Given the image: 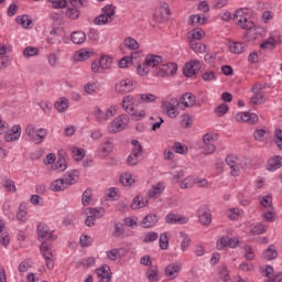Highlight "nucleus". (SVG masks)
Returning <instances> with one entry per match:
<instances>
[{"label": "nucleus", "instance_id": "obj_1", "mask_svg": "<svg viewBox=\"0 0 282 282\" xmlns=\"http://www.w3.org/2000/svg\"><path fill=\"white\" fill-rule=\"evenodd\" d=\"M164 58L162 56L153 53H150L144 57L145 65L150 66V69H153L152 75L156 78H169V76H175V74H177V64H162Z\"/></svg>", "mask_w": 282, "mask_h": 282}, {"label": "nucleus", "instance_id": "obj_2", "mask_svg": "<svg viewBox=\"0 0 282 282\" xmlns=\"http://www.w3.org/2000/svg\"><path fill=\"white\" fill-rule=\"evenodd\" d=\"M122 109H124L129 116L134 118V120H142L147 117V110H138V100L131 95L124 96L122 98Z\"/></svg>", "mask_w": 282, "mask_h": 282}, {"label": "nucleus", "instance_id": "obj_3", "mask_svg": "<svg viewBox=\"0 0 282 282\" xmlns=\"http://www.w3.org/2000/svg\"><path fill=\"white\" fill-rule=\"evenodd\" d=\"M251 17H252V9L240 8L236 10L234 14V21L236 25H238V28H240L241 30H246L248 28H252V24L254 23L253 21H251L250 19Z\"/></svg>", "mask_w": 282, "mask_h": 282}, {"label": "nucleus", "instance_id": "obj_4", "mask_svg": "<svg viewBox=\"0 0 282 282\" xmlns=\"http://www.w3.org/2000/svg\"><path fill=\"white\" fill-rule=\"evenodd\" d=\"M24 133L28 137V140L34 144H43V142H45V138H47V129H36V126L32 123L26 126Z\"/></svg>", "mask_w": 282, "mask_h": 282}, {"label": "nucleus", "instance_id": "obj_5", "mask_svg": "<svg viewBox=\"0 0 282 282\" xmlns=\"http://www.w3.org/2000/svg\"><path fill=\"white\" fill-rule=\"evenodd\" d=\"M113 67V57L111 55H101L98 61H94L90 69L94 74H105Z\"/></svg>", "mask_w": 282, "mask_h": 282}, {"label": "nucleus", "instance_id": "obj_6", "mask_svg": "<svg viewBox=\"0 0 282 282\" xmlns=\"http://www.w3.org/2000/svg\"><path fill=\"white\" fill-rule=\"evenodd\" d=\"M161 107L169 118L175 119L180 116V110L177 109L180 107V100L176 97L167 96L162 101Z\"/></svg>", "mask_w": 282, "mask_h": 282}, {"label": "nucleus", "instance_id": "obj_7", "mask_svg": "<svg viewBox=\"0 0 282 282\" xmlns=\"http://www.w3.org/2000/svg\"><path fill=\"white\" fill-rule=\"evenodd\" d=\"M116 111H118V107L116 106H110L105 111L100 107H95L94 118L99 124H105L115 117Z\"/></svg>", "mask_w": 282, "mask_h": 282}, {"label": "nucleus", "instance_id": "obj_8", "mask_svg": "<svg viewBox=\"0 0 282 282\" xmlns=\"http://www.w3.org/2000/svg\"><path fill=\"white\" fill-rule=\"evenodd\" d=\"M113 14H116V7L106 4L101 9V14L95 18V25H107V23H111V21H113Z\"/></svg>", "mask_w": 282, "mask_h": 282}, {"label": "nucleus", "instance_id": "obj_9", "mask_svg": "<svg viewBox=\"0 0 282 282\" xmlns=\"http://www.w3.org/2000/svg\"><path fill=\"white\" fill-rule=\"evenodd\" d=\"M129 126V117L127 115H120L116 117L107 127L108 133H120Z\"/></svg>", "mask_w": 282, "mask_h": 282}, {"label": "nucleus", "instance_id": "obj_10", "mask_svg": "<svg viewBox=\"0 0 282 282\" xmlns=\"http://www.w3.org/2000/svg\"><path fill=\"white\" fill-rule=\"evenodd\" d=\"M217 133L214 132H207L203 135V151L205 155H213V153L217 151V148L215 147V142H217Z\"/></svg>", "mask_w": 282, "mask_h": 282}, {"label": "nucleus", "instance_id": "obj_11", "mask_svg": "<svg viewBox=\"0 0 282 282\" xmlns=\"http://www.w3.org/2000/svg\"><path fill=\"white\" fill-rule=\"evenodd\" d=\"M282 35L280 31H271L269 37L260 44L261 50H274L276 45H281Z\"/></svg>", "mask_w": 282, "mask_h": 282}, {"label": "nucleus", "instance_id": "obj_12", "mask_svg": "<svg viewBox=\"0 0 282 282\" xmlns=\"http://www.w3.org/2000/svg\"><path fill=\"white\" fill-rule=\"evenodd\" d=\"M115 89L118 94H131L135 89V82L131 77L122 78L116 84Z\"/></svg>", "mask_w": 282, "mask_h": 282}, {"label": "nucleus", "instance_id": "obj_13", "mask_svg": "<svg viewBox=\"0 0 282 282\" xmlns=\"http://www.w3.org/2000/svg\"><path fill=\"white\" fill-rule=\"evenodd\" d=\"M265 35V29L254 25V22L250 28L245 29V39L247 41H258V39H263Z\"/></svg>", "mask_w": 282, "mask_h": 282}, {"label": "nucleus", "instance_id": "obj_14", "mask_svg": "<svg viewBox=\"0 0 282 282\" xmlns=\"http://www.w3.org/2000/svg\"><path fill=\"white\" fill-rule=\"evenodd\" d=\"M202 69V62L198 59H192L187 62L183 68V74L186 78H193V76H197L199 70Z\"/></svg>", "mask_w": 282, "mask_h": 282}, {"label": "nucleus", "instance_id": "obj_15", "mask_svg": "<svg viewBox=\"0 0 282 282\" xmlns=\"http://www.w3.org/2000/svg\"><path fill=\"white\" fill-rule=\"evenodd\" d=\"M169 17H171L169 3L161 2L158 10L154 12V20L156 23H164V21H169Z\"/></svg>", "mask_w": 282, "mask_h": 282}, {"label": "nucleus", "instance_id": "obj_16", "mask_svg": "<svg viewBox=\"0 0 282 282\" xmlns=\"http://www.w3.org/2000/svg\"><path fill=\"white\" fill-rule=\"evenodd\" d=\"M40 250L43 259L45 260V265L47 270H54V253H52V248L43 243Z\"/></svg>", "mask_w": 282, "mask_h": 282}, {"label": "nucleus", "instance_id": "obj_17", "mask_svg": "<svg viewBox=\"0 0 282 282\" xmlns=\"http://www.w3.org/2000/svg\"><path fill=\"white\" fill-rule=\"evenodd\" d=\"M37 236L40 239H44L46 241H54L56 236L54 231L50 229V227L43 223L37 225Z\"/></svg>", "mask_w": 282, "mask_h": 282}, {"label": "nucleus", "instance_id": "obj_18", "mask_svg": "<svg viewBox=\"0 0 282 282\" xmlns=\"http://www.w3.org/2000/svg\"><path fill=\"white\" fill-rule=\"evenodd\" d=\"M236 122H248L249 124H256L259 122V116L254 112H239L235 117Z\"/></svg>", "mask_w": 282, "mask_h": 282}, {"label": "nucleus", "instance_id": "obj_19", "mask_svg": "<svg viewBox=\"0 0 282 282\" xmlns=\"http://www.w3.org/2000/svg\"><path fill=\"white\" fill-rule=\"evenodd\" d=\"M21 124H14L9 131L4 132V141L6 142H17L19 138H21L22 133Z\"/></svg>", "mask_w": 282, "mask_h": 282}, {"label": "nucleus", "instance_id": "obj_20", "mask_svg": "<svg viewBox=\"0 0 282 282\" xmlns=\"http://www.w3.org/2000/svg\"><path fill=\"white\" fill-rule=\"evenodd\" d=\"M106 257L109 261H118V259L127 257V249L121 247L107 250Z\"/></svg>", "mask_w": 282, "mask_h": 282}, {"label": "nucleus", "instance_id": "obj_21", "mask_svg": "<svg viewBox=\"0 0 282 282\" xmlns=\"http://www.w3.org/2000/svg\"><path fill=\"white\" fill-rule=\"evenodd\" d=\"M96 274L99 279V282H109L111 281V268L107 264H102L96 270Z\"/></svg>", "mask_w": 282, "mask_h": 282}, {"label": "nucleus", "instance_id": "obj_22", "mask_svg": "<svg viewBox=\"0 0 282 282\" xmlns=\"http://www.w3.org/2000/svg\"><path fill=\"white\" fill-rule=\"evenodd\" d=\"M91 54H94L91 51L80 48L74 53L73 61L75 63H84V61H89V58H91Z\"/></svg>", "mask_w": 282, "mask_h": 282}, {"label": "nucleus", "instance_id": "obj_23", "mask_svg": "<svg viewBox=\"0 0 282 282\" xmlns=\"http://www.w3.org/2000/svg\"><path fill=\"white\" fill-rule=\"evenodd\" d=\"M111 151H113V143L107 140L99 145L96 153L98 158H107L108 155H110Z\"/></svg>", "mask_w": 282, "mask_h": 282}, {"label": "nucleus", "instance_id": "obj_24", "mask_svg": "<svg viewBox=\"0 0 282 282\" xmlns=\"http://www.w3.org/2000/svg\"><path fill=\"white\" fill-rule=\"evenodd\" d=\"M80 177V174L76 170H72L66 172L64 175L63 180L66 186L69 188V186H74L76 182H78V178Z\"/></svg>", "mask_w": 282, "mask_h": 282}, {"label": "nucleus", "instance_id": "obj_25", "mask_svg": "<svg viewBox=\"0 0 282 282\" xmlns=\"http://www.w3.org/2000/svg\"><path fill=\"white\" fill-rule=\"evenodd\" d=\"M140 158H142V152H140V148L132 149L127 158L128 166H135V164L140 162Z\"/></svg>", "mask_w": 282, "mask_h": 282}, {"label": "nucleus", "instance_id": "obj_26", "mask_svg": "<svg viewBox=\"0 0 282 282\" xmlns=\"http://www.w3.org/2000/svg\"><path fill=\"white\" fill-rule=\"evenodd\" d=\"M119 182L122 186H133V184L138 182V178L131 172H124L120 175Z\"/></svg>", "mask_w": 282, "mask_h": 282}, {"label": "nucleus", "instance_id": "obj_27", "mask_svg": "<svg viewBox=\"0 0 282 282\" xmlns=\"http://www.w3.org/2000/svg\"><path fill=\"white\" fill-rule=\"evenodd\" d=\"M195 102H196V98H195V95H193L192 93H185L181 97V105L185 109L195 107Z\"/></svg>", "mask_w": 282, "mask_h": 282}, {"label": "nucleus", "instance_id": "obj_28", "mask_svg": "<svg viewBox=\"0 0 282 282\" xmlns=\"http://www.w3.org/2000/svg\"><path fill=\"white\" fill-rule=\"evenodd\" d=\"M166 224H188V217L176 215V214H167L165 216Z\"/></svg>", "mask_w": 282, "mask_h": 282}, {"label": "nucleus", "instance_id": "obj_29", "mask_svg": "<svg viewBox=\"0 0 282 282\" xmlns=\"http://www.w3.org/2000/svg\"><path fill=\"white\" fill-rule=\"evenodd\" d=\"M228 47L231 54H243L248 50V45L243 42H230Z\"/></svg>", "mask_w": 282, "mask_h": 282}, {"label": "nucleus", "instance_id": "obj_30", "mask_svg": "<svg viewBox=\"0 0 282 282\" xmlns=\"http://www.w3.org/2000/svg\"><path fill=\"white\" fill-rule=\"evenodd\" d=\"M18 25H21L24 30H32L33 21L30 15H18L15 18Z\"/></svg>", "mask_w": 282, "mask_h": 282}, {"label": "nucleus", "instance_id": "obj_31", "mask_svg": "<svg viewBox=\"0 0 282 282\" xmlns=\"http://www.w3.org/2000/svg\"><path fill=\"white\" fill-rule=\"evenodd\" d=\"M70 41L74 45H83L87 41V35L84 31H74L70 34Z\"/></svg>", "mask_w": 282, "mask_h": 282}, {"label": "nucleus", "instance_id": "obj_32", "mask_svg": "<svg viewBox=\"0 0 282 282\" xmlns=\"http://www.w3.org/2000/svg\"><path fill=\"white\" fill-rule=\"evenodd\" d=\"M149 204V200L147 197H143L142 195H138L132 199L131 203V209L132 210H138L140 208H144Z\"/></svg>", "mask_w": 282, "mask_h": 282}, {"label": "nucleus", "instance_id": "obj_33", "mask_svg": "<svg viewBox=\"0 0 282 282\" xmlns=\"http://www.w3.org/2000/svg\"><path fill=\"white\" fill-rule=\"evenodd\" d=\"M282 167V156L281 155H276L273 156L272 159L269 160L268 165H267V170L274 172V171H279V169Z\"/></svg>", "mask_w": 282, "mask_h": 282}, {"label": "nucleus", "instance_id": "obj_34", "mask_svg": "<svg viewBox=\"0 0 282 282\" xmlns=\"http://www.w3.org/2000/svg\"><path fill=\"white\" fill-rule=\"evenodd\" d=\"M182 270V265L177 263H171L165 268V274L170 279H176V276L180 274V271Z\"/></svg>", "mask_w": 282, "mask_h": 282}, {"label": "nucleus", "instance_id": "obj_35", "mask_svg": "<svg viewBox=\"0 0 282 282\" xmlns=\"http://www.w3.org/2000/svg\"><path fill=\"white\" fill-rule=\"evenodd\" d=\"M188 45L191 50L195 52V54H206V50H208V46H206V44L193 40L188 41Z\"/></svg>", "mask_w": 282, "mask_h": 282}, {"label": "nucleus", "instance_id": "obj_36", "mask_svg": "<svg viewBox=\"0 0 282 282\" xmlns=\"http://www.w3.org/2000/svg\"><path fill=\"white\" fill-rule=\"evenodd\" d=\"M58 54H61V50L48 53L47 63L51 67H58V65L61 64V57Z\"/></svg>", "mask_w": 282, "mask_h": 282}, {"label": "nucleus", "instance_id": "obj_37", "mask_svg": "<svg viewBox=\"0 0 282 282\" xmlns=\"http://www.w3.org/2000/svg\"><path fill=\"white\" fill-rule=\"evenodd\" d=\"M84 91L88 96H96V94L100 91V86L98 85V82H88L84 85Z\"/></svg>", "mask_w": 282, "mask_h": 282}, {"label": "nucleus", "instance_id": "obj_38", "mask_svg": "<svg viewBox=\"0 0 282 282\" xmlns=\"http://www.w3.org/2000/svg\"><path fill=\"white\" fill-rule=\"evenodd\" d=\"M137 76H140L141 78H144L151 74V68L149 64H147L145 61L142 63H139L135 68Z\"/></svg>", "mask_w": 282, "mask_h": 282}, {"label": "nucleus", "instance_id": "obj_39", "mask_svg": "<svg viewBox=\"0 0 282 282\" xmlns=\"http://www.w3.org/2000/svg\"><path fill=\"white\" fill-rule=\"evenodd\" d=\"M158 215L149 214L142 219L141 226L142 228H153L158 224Z\"/></svg>", "mask_w": 282, "mask_h": 282}, {"label": "nucleus", "instance_id": "obj_40", "mask_svg": "<svg viewBox=\"0 0 282 282\" xmlns=\"http://www.w3.org/2000/svg\"><path fill=\"white\" fill-rule=\"evenodd\" d=\"M67 185L63 178H57L51 183V191L53 193H61L63 191H67Z\"/></svg>", "mask_w": 282, "mask_h": 282}, {"label": "nucleus", "instance_id": "obj_41", "mask_svg": "<svg viewBox=\"0 0 282 282\" xmlns=\"http://www.w3.org/2000/svg\"><path fill=\"white\" fill-rule=\"evenodd\" d=\"M198 219L203 226H210L213 217L204 208L198 209Z\"/></svg>", "mask_w": 282, "mask_h": 282}, {"label": "nucleus", "instance_id": "obj_42", "mask_svg": "<svg viewBox=\"0 0 282 282\" xmlns=\"http://www.w3.org/2000/svg\"><path fill=\"white\" fill-rule=\"evenodd\" d=\"M206 36V32L202 28H196L188 33V41H202Z\"/></svg>", "mask_w": 282, "mask_h": 282}, {"label": "nucleus", "instance_id": "obj_43", "mask_svg": "<svg viewBox=\"0 0 282 282\" xmlns=\"http://www.w3.org/2000/svg\"><path fill=\"white\" fill-rule=\"evenodd\" d=\"M123 46L127 50H130L131 52H134L135 50H140V43H138L137 40L131 36L124 37Z\"/></svg>", "mask_w": 282, "mask_h": 282}, {"label": "nucleus", "instance_id": "obj_44", "mask_svg": "<svg viewBox=\"0 0 282 282\" xmlns=\"http://www.w3.org/2000/svg\"><path fill=\"white\" fill-rule=\"evenodd\" d=\"M158 100V96L151 93L140 94L139 95V102L141 105H151V102H155Z\"/></svg>", "mask_w": 282, "mask_h": 282}, {"label": "nucleus", "instance_id": "obj_45", "mask_svg": "<svg viewBox=\"0 0 282 282\" xmlns=\"http://www.w3.org/2000/svg\"><path fill=\"white\" fill-rule=\"evenodd\" d=\"M263 258L267 259V261H272L279 257V252L276 251V247L273 245L269 246L268 249L263 251Z\"/></svg>", "mask_w": 282, "mask_h": 282}, {"label": "nucleus", "instance_id": "obj_46", "mask_svg": "<svg viewBox=\"0 0 282 282\" xmlns=\"http://www.w3.org/2000/svg\"><path fill=\"white\" fill-rule=\"evenodd\" d=\"M164 193V183H158L149 191V197H160Z\"/></svg>", "mask_w": 282, "mask_h": 282}, {"label": "nucleus", "instance_id": "obj_47", "mask_svg": "<svg viewBox=\"0 0 282 282\" xmlns=\"http://www.w3.org/2000/svg\"><path fill=\"white\" fill-rule=\"evenodd\" d=\"M55 109L59 111V113H63V111H66L69 107V100L65 97H61L54 105Z\"/></svg>", "mask_w": 282, "mask_h": 282}, {"label": "nucleus", "instance_id": "obj_48", "mask_svg": "<svg viewBox=\"0 0 282 282\" xmlns=\"http://www.w3.org/2000/svg\"><path fill=\"white\" fill-rule=\"evenodd\" d=\"M70 152H72L73 159L76 162H80V160H83L85 158V149H83V148L72 147Z\"/></svg>", "mask_w": 282, "mask_h": 282}, {"label": "nucleus", "instance_id": "obj_49", "mask_svg": "<svg viewBox=\"0 0 282 282\" xmlns=\"http://www.w3.org/2000/svg\"><path fill=\"white\" fill-rule=\"evenodd\" d=\"M39 54H41V51L39 50V47L26 46L23 50V57L24 58H32L34 56H39Z\"/></svg>", "mask_w": 282, "mask_h": 282}, {"label": "nucleus", "instance_id": "obj_50", "mask_svg": "<svg viewBox=\"0 0 282 282\" xmlns=\"http://www.w3.org/2000/svg\"><path fill=\"white\" fill-rule=\"evenodd\" d=\"M65 17H67V19H70V21H77V19H79L80 17V11L76 7L67 8Z\"/></svg>", "mask_w": 282, "mask_h": 282}, {"label": "nucleus", "instance_id": "obj_51", "mask_svg": "<svg viewBox=\"0 0 282 282\" xmlns=\"http://www.w3.org/2000/svg\"><path fill=\"white\" fill-rule=\"evenodd\" d=\"M180 237L182 239L181 250L183 252H186V250H188V247L191 246V237L188 236V234H186L184 231L180 232Z\"/></svg>", "mask_w": 282, "mask_h": 282}, {"label": "nucleus", "instance_id": "obj_52", "mask_svg": "<svg viewBox=\"0 0 282 282\" xmlns=\"http://www.w3.org/2000/svg\"><path fill=\"white\" fill-rule=\"evenodd\" d=\"M88 216H90V218H93L96 221V219H100V217L105 216V208H90Z\"/></svg>", "mask_w": 282, "mask_h": 282}, {"label": "nucleus", "instance_id": "obj_53", "mask_svg": "<svg viewBox=\"0 0 282 282\" xmlns=\"http://www.w3.org/2000/svg\"><path fill=\"white\" fill-rule=\"evenodd\" d=\"M262 218L268 224H272V223L276 221V212H274L273 209H269V210L262 213Z\"/></svg>", "mask_w": 282, "mask_h": 282}, {"label": "nucleus", "instance_id": "obj_54", "mask_svg": "<svg viewBox=\"0 0 282 282\" xmlns=\"http://www.w3.org/2000/svg\"><path fill=\"white\" fill-rule=\"evenodd\" d=\"M159 248H161V250H169V232H163L160 235Z\"/></svg>", "mask_w": 282, "mask_h": 282}, {"label": "nucleus", "instance_id": "obj_55", "mask_svg": "<svg viewBox=\"0 0 282 282\" xmlns=\"http://www.w3.org/2000/svg\"><path fill=\"white\" fill-rule=\"evenodd\" d=\"M17 220L23 221V224H25V221H28V210L25 208V205H23V204H21L19 207V212L17 214Z\"/></svg>", "mask_w": 282, "mask_h": 282}, {"label": "nucleus", "instance_id": "obj_56", "mask_svg": "<svg viewBox=\"0 0 282 282\" xmlns=\"http://www.w3.org/2000/svg\"><path fill=\"white\" fill-rule=\"evenodd\" d=\"M172 149L175 153H178V155H186V153H188V147L180 142H175Z\"/></svg>", "mask_w": 282, "mask_h": 282}, {"label": "nucleus", "instance_id": "obj_57", "mask_svg": "<svg viewBox=\"0 0 282 282\" xmlns=\"http://www.w3.org/2000/svg\"><path fill=\"white\" fill-rule=\"evenodd\" d=\"M181 188L184 191L186 188H193V186H195V177L193 176H187L185 177L181 184H180Z\"/></svg>", "mask_w": 282, "mask_h": 282}, {"label": "nucleus", "instance_id": "obj_58", "mask_svg": "<svg viewBox=\"0 0 282 282\" xmlns=\"http://www.w3.org/2000/svg\"><path fill=\"white\" fill-rule=\"evenodd\" d=\"M267 230V227L263 223H257L251 227V234L253 235H263Z\"/></svg>", "mask_w": 282, "mask_h": 282}, {"label": "nucleus", "instance_id": "obj_59", "mask_svg": "<svg viewBox=\"0 0 282 282\" xmlns=\"http://www.w3.org/2000/svg\"><path fill=\"white\" fill-rule=\"evenodd\" d=\"M53 170L59 171V172L66 171L67 170V161H65L64 158H59L53 165Z\"/></svg>", "mask_w": 282, "mask_h": 282}, {"label": "nucleus", "instance_id": "obj_60", "mask_svg": "<svg viewBox=\"0 0 282 282\" xmlns=\"http://www.w3.org/2000/svg\"><path fill=\"white\" fill-rule=\"evenodd\" d=\"M202 79L205 83H213V82L217 80V73L213 72V70H207V72L203 73Z\"/></svg>", "mask_w": 282, "mask_h": 282}, {"label": "nucleus", "instance_id": "obj_61", "mask_svg": "<svg viewBox=\"0 0 282 282\" xmlns=\"http://www.w3.org/2000/svg\"><path fill=\"white\" fill-rule=\"evenodd\" d=\"M2 185L6 191H9V193H17V185L14 184V181L4 178Z\"/></svg>", "mask_w": 282, "mask_h": 282}, {"label": "nucleus", "instance_id": "obj_62", "mask_svg": "<svg viewBox=\"0 0 282 282\" xmlns=\"http://www.w3.org/2000/svg\"><path fill=\"white\" fill-rule=\"evenodd\" d=\"M158 237H160V235L155 231L147 232L143 236V243H153V241H158Z\"/></svg>", "mask_w": 282, "mask_h": 282}, {"label": "nucleus", "instance_id": "obj_63", "mask_svg": "<svg viewBox=\"0 0 282 282\" xmlns=\"http://www.w3.org/2000/svg\"><path fill=\"white\" fill-rule=\"evenodd\" d=\"M79 263L83 268H94L96 265V257L84 258Z\"/></svg>", "mask_w": 282, "mask_h": 282}, {"label": "nucleus", "instance_id": "obj_64", "mask_svg": "<svg viewBox=\"0 0 282 282\" xmlns=\"http://www.w3.org/2000/svg\"><path fill=\"white\" fill-rule=\"evenodd\" d=\"M91 197H93V193L91 189L87 188L83 195H82V204L84 206H89V204H91Z\"/></svg>", "mask_w": 282, "mask_h": 282}]
</instances>
